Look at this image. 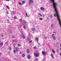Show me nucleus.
<instances>
[{"instance_id":"f257e3e1","label":"nucleus","mask_w":61,"mask_h":61,"mask_svg":"<svg viewBox=\"0 0 61 61\" xmlns=\"http://www.w3.org/2000/svg\"><path fill=\"white\" fill-rule=\"evenodd\" d=\"M20 37L21 38H23L24 39L25 38V37L24 36V35L23 34H21L20 35Z\"/></svg>"},{"instance_id":"f03ea898","label":"nucleus","mask_w":61,"mask_h":61,"mask_svg":"<svg viewBox=\"0 0 61 61\" xmlns=\"http://www.w3.org/2000/svg\"><path fill=\"white\" fill-rule=\"evenodd\" d=\"M34 56H35L36 57H37L38 56H39V54H36V53H35Z\"/></svg>"},{"instance_id":"7ed1b4c3","label":"nucleus","mask_w":61,"mask_h":61,"mask_svg":"<svg viewBox=\"0 0 61 61\" xmlns=\"http://www.w3.org/2000/svg\"><path fill=\"white\" fill-rule=\"evenodd\" d=\"M42 53L43 56H45L46 55V52L45 51H42Z\"/></svg>"},{"instance_id":"20e7f679","label":"nucleus","mask_w":61,"mask_h":61,"mask_svg":"<svg viewBox=\"0 0 61 61\" xmlns=\"http://www.w3.org/2000/svg\"><path fill=\"white\" fill-rule=\"evenodd\" d=\"M16 51L17 52H18V47H16Z\"/></svg>"},{"instance_id":"39448f33","label":"nucleus","mask_w":61,"mask_h":61,"mask_svg":"<svg viewBox=\"0 0 61 61\" xmlns=\"http://www.w3.org/2000/svg\"><path fill=\"white\" fill-rule=\"evenodd\" d=\"M40 9L41 10H45V9L43 7H41L40 8Z\"/></svg>"},{"instance_id":"423d86ee","label":"nucleus","mask_w":61,"mask_h":61,"mask_svg":"<svg viewBox=\"0 0 61 61\" xmlns=\"http://www.w3.org/2000/svg\"><path fill=\"white\" fill-rule=\"evenodd\" d=\"M26 52L27 53H29V52H30V51H29V50L28 49H27L26 50Z\"/></svg>"},{"instance_id":"0eeeda50","label":"nucleus","mask_w":61,"mask_h":61,"mask_svg":"<svg viewBox=\"0 0 61 61\" xmlns=\"http://www.w3.org/2000/svg\"><path fill=\"white\" fill-rule=\"evenodd\" d=\"M25 1H23L22 2V5H23L25 4Z\"/></svg>"},{"instance_id":"6e6552de","label":"nucleus","mask_w":61,"mask_h":61,"mask_svg":"<svg viewBox=\"0 0 61 61\" xmlns=\"http://www.w3.org/2000/svg\"><path fill=\"white\" fill-rule=\"evenodd\" d=\"M31 30L32 31H34L36 30V29L35 28H31Z\"/></svg>"},{"instance_id":"1a4fd4ad","label":"nucleus","mask_w":61,"mask_h":61,"mask_svg":"<svg viewBox=\"0 0 61 61\" xmlns=\"http://www.w3.org/2000/svg\"><path fill=\"white\" fill-rule=\"evenodd\" d=\"M51 37H52L53 38V37H55V34H52L51 36Z\"/></svg>"},{"instance_id":"9d476101","label":"nucleus","mask_w":61,"mask_h":61,"mask_svg":"<svg viewBox=\"0 0 61 61\" xmlns=\"http://www.w3.org/2000/svg\"><path fill=\"white\" fill-rule=\"evenodd\" d=\"M51 57L53 58H54V56H53V54H51Z\"/></svg>"},{"instance_id":"9b49d317","label":"nucleus","mask_w":61,"mask_h":61,"mask_svg":"<svg viewBox=\"0 0 61 61\" xmlns=\"http://www.w3.org/2000/svg\"><path fill=\"white\" fill-rule=\"evenodd\" d=\"M35 39H36V40H37V41H36L37 42V41H38L39 40V39H38V38H35Z\"/></svg>"},{"instance_id":"f8f14e48","label":"nucleus","mask_w":61,"mask_h":61,"mask_svg":"<svg viewBox=\"0 0 61 61\" xmlns=\"http://www.w3.org/2000/svg\"><path fill=\"white\" fill-rule=\"evenodd\" d=\"M27 57H28V59H30V56L28 55L27 56Z\"/></svg>"},{"instance_id":"ddd939ff","label":"nucleus","mask_w":61,"mask_h":61,"mask_svg":"<svg viewBox=\"0 0 61 61\" xmlns=\"http://www.w3.org/2000/svg\"><path fill=\"white\" fill-rule=\"evenodd\" d=\"M29 1L31 3H34V1L32 0H30Z\"/></svg>"},{"instance_id":"4468645a","label":"nucleus","mask_w":61,"mask_h":61,"mask_svg":"<svg viewBox=\"0 0 61 61\" xmlns=\"http://www.w3.org/2000/svg\"><path fill=\"white\" fill-rule=\"evenodd\" d=\"M52 52L53 53H54V54L55 53V50H54L53 49L52 50Z\"/></svg>"},{"instance_id":"2eb2a0df","label":"nucleus","mask_w":61,"mask_h":61,"mask_svg":"<svg viewBox=\"0 0 61 61\" xmlns=\"http://www.w3.org/2000/svg\"><path fill=\"white\" fill-rule=\"evenodd\" d=\"M22 57H24L25 56V54H22Z\"/></svg>"},{"instance_id":"dca6fc26","label":"nucleus","mask_w":61,"mask_h":61,"mask_svg":"<svg viewBox=\"0 0 61 61\" xmlns=\"http://www.w3.org/2000/svg\"><path fill=\"white\" fill-rule=\"evenodd\" d=\"M0 45L1 46H3V42L0 43Z\"/></svg>"},{"instance_id":"f3484780","label":"nucleus","mask_w":61,"mask_h":61,"mask_svg":"<svg viewBox=\"0 0 61 61\" xmlns=\"http://www.w3.org/2000/svg\"><path fill=\"white\" fill-rule=\"evenodd\" d=\"M18 46H19V47H20V46H21V45L19 44H18Z\"/></svg>"},{"instance_id":"a211bd4d","label":"nucleus","mask_w":61,"mask_h":61,"mask_svg":"<svg viewBox=\"0 0 61 61\" xmlns=\"http://www.w3.org/2000/svg\"><path fill=\"white\" fill-rule=\"evenodd\" d=\"M53 38L54 40H56V37H53Z\"/></svg>"},{"instance_id":"6ab92c4d","label":"nucleus","mask_w":61,"mask_h":61,"mask_svg":"<svg viewBox=\"0 0 61 61\" xmlns=\"http://www.w3.org/2000/svg\"><path fill=\"white\" fill-rule=\"evenodd\" d=\"M56 51L58 53L59 52V50L57 49V50H56Z\"/></svg>"},{"instance_id":"aec40b11","label":"nucleus","mask_w":61,"mask_h":61,"mask_svg":"<svg viewBox=\"0 0 61 61\" xmlns=\"http://www.w3.org/2000/svg\"><path fill=\"white\" fill-rule=\"evenodd\" d=\"M19 4L20 5H22V3H21V2H19Z\"/></svg>"},{"instance_id":"412c9836","label":"nucleus","mask_w":61,"mask_h":61,"mask_svg":"<svg viewBox=\"0 0 61 61\" xmlns=\"http://www.w3.org/2000/svg\"><path fill=\"white\" fill-rule=\"evenodd\" d=\"M51 26L52 27H53L54 26H53V25L52 24L51 25Z\"/></svg>"},{"instance_id":"4be33fe9","label":"nucleus","mask_w":61,"mask_h":61,"mask_svg":"<svg viewBox=\"0 0 61 61\" xmlns=\"http://www.w3.org/2000/svg\"><path fill=\"white\" fill-rule=\"evenodd\" d=\"M20 21L21 22H22V19H20Z\"/></svg>"},{"instance_id":"5701e85b","label":"nucleus","mask_w":61,"mask_h":61,"mask_svg":"<svg viewBox=\"0 0 61 61\" xmlns=\"http://www.w3.org/2000/svg\"><path fill=\"white\" fill-rule=\"evenodd\" d=\"M28 42H29L30 41V39H28Z\"/></svg>"},{"instance_id":"b1692460","label":"nucleus","mask_w":61,"mask_h":61,"mask_svg":"<svg viewBox=\"0 0 61 61\" xmlns=\"http://www.w3.org/2000/svg\"><path fill=\"white\" fill-rule=\"evenodd\" d=\"M6 7L7 8H8V9H10L9 7L8 6H6Z\"/></svg>"},{"instance_id":"393cba45","label":"nucleus","mask_w":61,"mask_h":61,"mask_svg":"<svg viewBox=\"0 0 61 61\" xmlns=\"http://www.w3.org/2000/svg\"><path fill=\"white\" fill-rule=\"evenodd\" d=\"M16 17L15 16H14V19H16Z\"/></svg>"},{"instance_id":"a878e982","label":"nucleus","mask_w":61,"mask_h":61,"mask_svg":"<svg viewBox=\"0 0 61 61\" xmlns=\"http://www.w3.org/2000/svg\"><path fill=\"white\" fill-rule=\"evenodd\" d=\"M32 42V41H29V43H31V42Z\"/></svg>"},{"instance_id":"bb28decb","label":"nucleus","mask_w":61,"mask_h":61,"mask_svg":"<svg viewBox=\"0 0 61 61\" xmlns=\"http://www.w3.org/2000/svg\"><path fill=\"white\" fill-rule=\"evenodd\" d=\"M34 48H35V49H37V47H36V46H35L34 47Z\"/></svg>"},{"instance_id":"cd10ccee","label":"nucleus","mask_w":61,"mask_h":61,"mask_svg":"<svg viewBox=\"0 0 61 61\" xmlns=\"http://www.w3.org/2000/svg\"><path fill=\"white\" fill-rule=\"evenodd\" d=\"M11 47H10L9 48V50H11Z\"/></svg>"},{"instance_id":"c85d7f7f","label":"nucleus","mask_w":61,"mask_h":61,"mask_svg":"<svg viewBox=\"0 0 61 61\" xmlns=\"http://www.w3.org/2000/svg\"><path fill=\"white\" fill-rule=\"evenodd\" d=\"M23 22L24 23H26V21H25V20H23Z\"/></svg>"},{"instance_id":"c756f323","label":"nucleus","mask_w":61,"mask_h":61,"mask_svg":"<svg viewBox=\"0 0 61 61\" xmlns=\"http://www.w3.org/2000/svg\"><path fill=\"white\" fill-rule=\"evenodd\" d=\"M29 5H30L31 4V2L30 1H29Z\"/></svg>"},{"instance_id":"7c9ffc66","label":"nucleus","mask_w":61,"mask_h":61,"mask_svg":"<svg viewBox=\"0 0 61 61\" xmlns=\"http://www.w3.org/2000/svg\"><path fill=\"white\" fill-rule=\"evenodd\" d=\"M25 14V15H26V16H27L28 15H27V13H26Z\"/></svg>"},{"instance_id":"2f4dec72","label":"nucleus","mask_w":61,"mask_h":61,"mask_svg":"<svg viewBox=\"0 0 61 61\" xmlns=\"http://www.w3.org/2000/svg\"><path fill=\"white\" fill-rule=\"evenodd\" d=\"M50 17H53V16H52V15H51Z\"/></svg>"},{"instance_id":"473e14b6","label":"nucleus","mask_w":61,"mask_h":61,"mask_svg":"<svg viewBox=\"0 0 61 61\" xmlns=\"http://www.w3.org/2000/svg\"><path fill=\"white\" fill-rule=\"evenodd\" d=\"M1 36L2 37H4V36L3 35H2L1 34Z\"/></svg>"},{"instance_id":"72a5a7b5","label":"nucleus","mask_w":61,"mask_h":61,"mask_svg":"<svg viewBox=\"0 0 61 61\" xmlns=\"http://www.w3.org/2000/svg\"><path fill=\"white\" fill-rule=\"evenodd\" d=\"M40 20H42V18H40Z\"/></svg>"},{"instance_id":"f704fd0d","label":"nucleus","mask_w":61,"mask_h":61,"mask_svg":"<svg viewBox=\"0 0 61 61\" xmlns=\"http://www.w3.org/2000/svg\"><path fill=\"white\" fill-rule=\"evenodd\" d=\"M23 28H24V29L25 30V27H24V26L23 27Z\"/></svg>"},{"instance_id":"c9c22d12","label":"nucleus","mask_w":61,"mask_h":61,"mask_svg":"<svg viewBox=\"0 0 61 61\" xmlns=\"http://www.w3.org/2000/svg\"><path fill=\"white\" fill-rule=\"evenodd\" d=\"M21 53H22V51H20V54H21Z\"/></svg>"},{"instance_id":"e433bc0d","label":"nucleus","mask_w":61,"mask_h":61,"mask_svg":"<svg viewBox=\"0 0 61 61\" xmlns=\"http://www.w3.org/2000/svg\"><path fill=\"white\" fill-rule=\"evenodd\" d=\"M14 52L15 53V50H14Z\"/></svg>"},{"instance_id":"4c0bfd02","label":"nucleus","mask_w":61,"mask_h":61,"mask_svg":"<svg viewBox=\"0 0 61 61\" xmlns=\"http://www.w3.org/2000/svg\"><path fill=\"white\" fill-rule=\"evenodd\" d=\"M5 1H9V0H5Z\"/></svg>"},{"instance_id":"58836bf2","label":"nucleus","mask_w":61,"mask_h":61,"mask_svg":"<svg viewBox=\"0 0 61 61\" xmlns=\"http://www.w3.org/2000/svg\"><path fill=\"white\" fill-rule=\"evenodd\" d=\"M45 39H47V37H45Z\"/></svg>"},{"instance_id":"ea45409f","label":"nucleus","mask_w":61,"mask_h":61,"mask_svg":"<svg viewBox=\"0 0 61 61\" xmlns=\"http://www.w3.org/2000/svg\"><path fill=\"white\" fill-rule=\"evenodd\" d=\"M60 56H61V53H60Z\"/></svg>"},{"instance_id":"a19ab883","label":"nucleus","mask_w":61,"mask_h":61,"mask_svg":"<svg viewBox=\"0 0 61 61\" xmlns=\"http://www.w3.org/2000/svg\"><path fill=\"white\" fill-rule=\"evenodd\" d=\"M13 14H15V12H13Z\"/></svg>"},{"instance_id":"79ce46f5","label":"nucleus","mask_w":61,"mask_h":61,"mask_svg":"<svg viewBox=\"0 0 61 61\" xmlns=\"http://www.w3.org/2000/svg\"><path fill=\"white\" fill-rule=\"evenodd\" d=\"M42 16H43V17H44V15H42Z\"/></svg>"},{"instance_id":"37998d69","label":"nucleus","mask_w":61,"mask_h":61,"mask_svg":"<svg viewBox=\"0 0 61 61\" xmlns=\"http://www.w3.org/2000/svg\"><path fill=\"white\" fill-rule=\"evenodd\" d=\"M53 33H54V34H55L56 33L55 32H53Z\"/></svg>"},{"instance_id":"c03bdc74","label":"nucleus","mask_w":61,"mask_h":61,"mask_svg":"<svg viewBox=\"0 0 61 61\" xmlns=\"http://www.w3.org/2000/svg\"><path fill=\"white\" fill-rule=\"evenodd\" d=\"M38 15H41V14H40V13H39V14H38Z\"/></svg>"},{"instance_id":"a18cd8bd","label":"nucleus","mask_w":61,"mask_h":61,"mask_svg":"<svg viewBox=\"0 0 61 61\" xmlns=\"http://www.w3.org/2000/svg\"><path fill=\"white\" fill-rule=\"evenodd\" d=\"M40 15V16H42V15Z\"/></svg>"},{"instance_id":"49530a36","label":"nucleus","mask_w":61,"mask_h":61,"mask_svg":"<svg viewBox=\"0 0 61 61\" xmlns=\"http://www.w3.org/2000/svg\"><path fill=\"white\" fill-rule=\"evenodd\" d=\"M7 14H9V13H8V12H7Z\"/></svg>"},{"instance_id":"de8ad7c7","label":"nucleus","mask_w":61,"mask_h":61,"mask_svg":"<svg viewBox=\"0 0 61 61\" xmlns=\"http://www.w3.org/2000/svg\"><path fill=\"white\" fill-rule=\"evenodd\" d=\"M1 61V59L0 58V61Z\"/></svg>"},{"instance_id":"09e8293b","label":"nucleus","mask_w":61,"mask_h":61,"mask_svg":"<svg viewBox=\"0 0 61 61\" xmlns=\"http://www.w3.org/2000/svg\"><path fill=\"white\" fill-rule=\"evenodd\" d=\"M14 36L12 37V38H14Z\"/></svg>"},{"instance_id":"8fccbe9b","label":"nucleus","mask_w":61,"mask_h":61,"mask_svg":"<svg viewBox=\"0 0 61 61\" xmlns=\"http://www.w3.org/2000/svg\"><path fill=\"white\" fill-rule=\"evenodd\" d=\"M1 53H0V55H1Z\"/></svg>"},{"instance_id":"3c124183","label":"nucleus","mask_w":61,"mask_h":61,"mask_svg":"<svg viewBox=\"0 0 61 61\" xmlns=\"http://www.w3.org/2000/svg\"><path fill=\"white\" fill-rule=\"evenodd\" d=\"M60 50H61V48H60Z\"/></svg>"},{"instance_id":"603ef678","label":"nucleus","mask_w":61,"mask_h":61,"mask_svg":"<svg viewBox=\"0 0 61 61\" xmlns=\"http://www.w3.org/2000/svg\"><path fill=\"white\" fill-rule=\"evenodd\" d=\"M37 59H36V60H37Z\"/></svg>"},{"instance_id":"864d4df0","label":"nucleus","mask_w":61,"mask_h":61,"mask_svg":"<svg viewBox=\"0 0 61 61\" xmlns=\"http://www.w3.org/2000/svg\"><path fill=\"white\" fill-rule=\"evenodd\" d=\"M8 53H9V52H8Z\"/></svg>"},{"instance_id":"5fc2aeb1","label":"nucleus","mask_w":61,"mask_h":61,"mask_svg":"<svg viewBox=\"0 0 61 61\" xmlns=\"http://www.w3.org/2000/svg\"><path fill=\"white\" fill-rule=\"evenodd\" d=\"M13 41V42H14V41Z\"/></svg>"},{"instance_id":"6e6d98bb","label":"nucleus","mask_w":61,"mask_h":61,"mask_svg":"<svg viewBox=\"0 0 61 61\" xmlns=\"http://www.w3.org/2000/svg\"><path fill=\"white\" fill-rule=\"evenodd\" d=\"M14 45H15V43H14Z\"/></svg>"},{"instance_id":"4d7b16f0","label":"nucleus","mask_w":61,"mask_h":61,"mask_svg":"<svg viewBox=\"0 0 61 61\" xmlns=\"http://www.w3.org/2000/svg\"><path fill=\"white\" fill-rule=\"evenodd\" d=\"M37 1H39V0H37Z\"/></svg>"},{"instance_id":"13d9d810","label":"nucleus","mask_w":61,"mask_h":61,"mask_svg":"<svg viewBox=\"0 0 61 61\" xmlns=\"http://www.w3.org/2000/svg\"><path fill=\"white\" fill-rule=\"evenodd\" d=\"M14 1H15V0H14Z\"/></svg>"},{"instance_id":"bf43d9fd","label":"nucleus","mask_w":61,"mask_h":61,"mask_svg":"<svg viewBox=\"0 0 61 61\" xmlns=\"http://www.w3.org/2000/svg\"><path fill=\"white\" fill-rule=\"evenodd\" d=\"M47 18V19H48V18Z\"/></svg>"},{"instance_id":"052dcab7","label":"nucleus","mask_w":61,"mask_h":61,"mask_svg":"<svg viewBox=\"0 0 61 61\" xmlns=\"http://www.w3.org/2000/svg\"><path fill=\"white\" fill-rule=\"evenodd\" d=\"M11 32H10V33H11Z\"/></svg>"}]
</instances>
